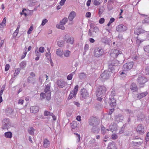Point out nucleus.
Listing matches in <instances>:
<instances>
[{
  "label": "nucleus",
  "mask_w": 149,
  "mask_h": 149,
  "mask_svg": "<svg viewBox=\"0 0 149 149\" xmlns=\"http://www.w3.org/2000/svg\"><path fill=\"white\" fill-rule=\"evenodd\" d=\"M106 91V88L103 86H99L97 88L96 91V96H104Z\"/></svg>",
  "instance_id": "nucleus-1"
},
{
  "label": "nucleus",
  "mask_w": 149,
  "mask_h": 149,
  "mask_svg": "<svg viewBox=\"0 0 149 149\" xmlns=\"http://www.w3.org/2000/svg\"><path fill=\"white\" fill-rule=\"evenodd\" d=\"M91 28L92 31L89 29L88 32V35L90 36H91L93 37H96L99 31V28L96 26L91 27Z\"/></svg>",
  "instance_id": "nucleus-2"
},
{
  "label": "nucleus",
  "mask_w": 149,
  "mask_h": 149,
  "mask_svg": "<svg viewBox=\"0 0 149 149\" xmlns=\"http://www.w3.org/2000/svg\"><path fill=\"white\" fill-rule=\"evenodd\" d=\"M89 125L92 126H97L100 123L99 119L95 117H92L89 120Z\"/></svg>",
  "instance_id": "nucleus-3"
},
{
  "label": "nucleus",
  "mask_w": 149,
  "mask_h": 149,
  "mask_svg": "<svg viewBox=\"0 0 149 149\" xmlns=\"http://www.w3.org/2000/svg\"><path fill=\"white\" fill-rule=\"evenodd\" d=\"M119 61L117 60H114L111 63H109L108 65L109 70L113 73L114 72V67L118 65Z\"/></svg>",
  "instance_id": "nucleus-4"
},
{
  "label": "nucleus",
  "mask_w": 149,
  "mask_h": 149,
  "mask_svg": "<svg viewBox=\"0 0 149 149\" xmlns=\"http://www.w3.org/2000/svg\"><path fill=\"white\" fill-rule=\"evenodd\" d=\"M110 70H105L100 75V78L102 81L108 79L110 76Z\"/></svg>",
  "instance_id": "nucleus-5"
},
{
  "label": "nucleus",
  "mask_w": 149,
  "mask_h": 149,
  "mask_svg": "<svg viewBox=\"0 0 149 149\" xmlns=\"http://www.w3.org/2000/svg\"><path fill=\"white\" fill-rule=\"evenodd\" d=\"M11 127V123L8 118L4 119L2 122V128L3 129H7Z\"/></svg>",
  "instance_id": "nucleus-6"
},
{
  "label": "nucleus",
  "mask_w": 149,
  "mask_h": 149,
  "mask_svg": "<svg viewBox=\"0 0 149 149\" xmlns=\"http://www.w3.org/2000/svg\"><path fill=\"white\" fill-rule=\"evenodd\" d=\"M51 84H49L45 86L44 89V92L46 94H47V96H46V100H49L51 99V91L50 90L51 87Z\"/></svg>",
  "instance_id": "nucleus-7"
},
{
  "label": "nucleus",
  "mask_w": 149,
  "mask_h": 149,
  "mask_svg": "<svg viewBox=\"0 0 149 149\" xmlns=\"http://www.w3.org/2000/svg\"><path fill=\"white\" fill-rule=\"evenodd\" d=\"M121 51L118 49H112L110 53V55L111 57L113 58H115L117 57L118 55L121 54Z\"/></svg>",
  "instance_id": "nucleus-8"
},
{
  "label": "nucleus",
  "mask_w": 149,
  "mask_h": 149,
  "mask_svg": "<svg viewBox=\"0 0 149 149\" xmlns=\"http://www.w3.org/2000/svg\"><path fill=\"white\" fill-rule=\"evenodd\" d=\"M103 50L101 48L96 47L94 51V55L95 57H100L103 54Z\"/></svg>",
  "instance_id": "nucleus-9"
},
{
  "label": "nucleus",
  "mask_w": 149,
  "mask_h": 149,
  "mask_svg": "<svg viewBox=\"0 0 149 149\" xmlns=\"http://www.w3.org/2000/svg\"><path fill=\"white\" fill-rule=\"evenodd\" d=\"M137 81L140 86H143L147 81V79L145 77L140 75L137 79Z\"/></svg>",
  "instance_id": "nucleus-10"
},
{
  "label": "nucleus",
  "mask_w": 149,
  "mask_h": 149,
  "mask_svg": "<svg viewBox=\"0 0 149 149\" xmlns=\"http://www.w3.org/2000/svg\"><path fill=\"white\" fill-rule=\"evenodd\" d=\"M63 38L64 41H66L67 43H69L71 44H73L74 38L73 37H70L68 34H66L64 36Z\"/></svg>",
  "instance_id": "nucleus-11"
},
{
  "label": "nucleus",
  "mask_w": 149,
  "mask_h": 149,
  "mask_svg": "<svg viewBox=\"0 0 149 149\" xmlns=\"http://www.w3.org/2000/svg\"><path fill=\"white\" fill-rule=\"evenodd\" d=\"M81 97L84 99H86L89 96V93L87 90L83 88L81 89L80 91Z\"/></svg>",
  "instance_id": "nucleus-12"
},
{
  "label": "nucleus",
  "mask_w": 149,
  "mask_h": 149,
  "mask_svg": "<svg viewBox=\"0 0 149 149\" xmlns=\"http://www.w3.org/2000/svg\"><path fill=\"white\" fill-rule=\"evenodd\" d=\"M145 129L144 127L141 124H139L136 127L137 133L140 135H143L144 133Z\"/></svg>",
  "instance_id": "nucleus-13"
},
{
  "label": "nucleus",
  "mask_w": 149,
  "mask_h": 149,
  "mask_svg": "<svg viewBox=\"0 0 149 149\" xmlns=\"http://www.w3.org/2000/svg\"><path fill=\"white\" fill-rule=\"evenodd\" d=\"M134 65L133 62L127 63L123 65V69L124 71H127L131 69Z\"/></svg>",
  "instance_id": "nucleus-14"
},
{
  "label": "nucleus",
  "mask_w": 149,
  "mask_h": 149,
  "mask_svg": "<svg viewBox=\"0 0 149 149\" xmlns=\"http://www.w3.org/2000/svg\"><path fill=\"white\" fill-rule=\"evenodd\" d=\"M116 30L118 32H124L127 30V28L126 26L121 24L116 26Z\"/></svg>",
  "instance_id": "nucleus-15"
},
{
  "label": "nucleus",
  "mask_w": 149,
  "mask_h": 149,
  "mask_svg": "<svg viewBox=\"0 0 149 149\" xmlns=\"http://www.w3.org/2000/svg\"><path fill=\"white\" fill-rule=\"evenodd\" d=\"M57 84L59 87L63 88L67 85V83L62 80H58Z\"/></svg>",
  "instance_id": "nucleus-16"
},
{
  "label": "nucleus",
  "mask_w": 149,
  "mask_h": 149,
  "mask_svg": "<svg viewBox=\"0 0 149 149\" xmlns=\"http://www.w3.org/2000/svg\"><path fill=\"white\" fill-rule=\"evenodd\" d=\"M146 32V31L143 29L141 28L137 27L135 29L134 33L139 35L141 33H144Z\"/></svg>",
  "instance_id": "nucleus-17"
},
{
  "label": "nucleus",
  "mask_w": 149,
  "mask_h": 149,
  "mask_svg": "<svg viewBox=\"0 0 149 149\" xmlns=\"http://www.w3.org/2000/svg\"><path fill=\"white\" fill-rule=\"evenodd\" d=\"M108 103L111 107H114L116 106V100L114 97H111L110 98Z\"/></svg>",
  "instance_id": "nucleus-18"
},
{
  "label": "nucleus",
  "mask_w": 149,
  "mask_h": 149,
  "mask_svg": "<svg viewBox=\"0 0 149 149\" xmlns=\"http://www.w3.org/2000/svg\"><path fill=\"white\" fill-rule=\"evenodd\" d=\"M78 125L77 122L76 121H73L70 124L71 128L72 131L75 132L77 130Z\"/></svg>",
  "instance_id": "nucleus-19"
},
{
  "label": "nucleus",
  "mask_w": 149,
  "mask_h": 149,
  "mask_svg": "<svg viewBox=\"0 0 149 149\" xmlns=\"http://www.w3.org/2000/svg\"><path fill=\"white\" fill-rule=\"evenodd\" d=\"M139 140L138 141H133L132 142V144L134 146L139 147L141 146L143 143V141L141 139H139Z\"/></svg>",
  "instance_id": "nucleus-20"
},
{
  "label": "nucleus",
  "mask_w": 149,
  "mask_h": 149,
  "mask_svg": "<svg viewBox=\"0 0 149 149\" xmlns=\"http://www.w3.org/2000/svg\"><path fill=\"white\" fill-rule=\"evenodd\" d=\"M115 1L114 0H110L108 2L107 7L109 10L110 11L112 10L113 8V5Z\"/></svg>",
  "instance_id": "nucleus-21"
},
{
  "label": "nucleus",
  "mask_w": 149,
  "mask_h": 149,
  "mask_svg": "<svg viewBox=\"0 0 149 149\" xmlns=\"http://www.w3.org/2000/svg\"><path fill=\"white\" fill-rule=\"evenodd\" d=\"M130 89L133 92H137L138 90V88L136 84L134 83H132L130 86Z\"/></svg>",
  "instance_id": "nucleus-22"
},
{
  "label": "nucleus",
  "mask_w": 149,
  "mask_h": 149,
  "mask_svg": "<svg viewBox=\"0 0 149 149\" xmlns=\"http://www.w3.org/2000/svg\"><path fill=\"white\" fill-rule=\"evenodd\" d=\"M107 149H117L115 143L113 141L110 142L108 145Z\"/></svg>",
  "instance_id": "nucleus-23"
},
{
  "label": "nucleus",
  "mask_w": 149,
  "mask_h": 149,
  "mask_svg": "<svg viewBox=\"0 0 149 149\" xmlns=\"http://www.w3.org/2000/svg\"><path fill=\"white\" fill-rule=\"evenodd\" d=\"M30 110L31 113H35L39 111V107L37 106H32L30 108Z\"/></svg>",
  "instance_id": "nucleus-24"
},
{
  "label": "nucleus",
  "mask_w": 149,
  "mask_h": 149,
  "mask_svg": "<svg viewBox=\"0 0 149 149\" xmlns=\"http://www.w3.org/2000/svg\"><path fill=\"white\" fill-rule=\"evenodd\" d=\"M43 146L45 148H48L50 145V141L47 139H45L43 140Z\"/></svg>",
  "instance_id": "nucleus-25"
},
{
  "label": "nucleus",
  "mask_w": 149,
  "mask_h": 149,
  "mask_svg": "<svg viewBox=\"0 0 149 149\" xmlns=\"http://www.w3.org/2000/svg\"><path fill=\"white\" fill-rule=\"evenodd\" d=\"M76 15L75 12L72 11L70 13L68 17V19L70 21H72L75 17Z\"/></svg>",
  "instance_id": "nucleus-26"
},
{
  "label": "nucleus",
  "mask_w": 149,
  "mask_h": 149,
  "mask_svg": "<svg viewBox=\"0 0 149 149\" xmlns=\"http://www.w3.org/2000/svg\"><path fill=\"white\" fill-rule=\"evenodd\" d=\"M13 111V110L12 108H8L6 109V113L7 116L11 115Z\"/></svg>",
  "instance_id": "nucleus-27"
},
{
  "label": "nucleus",
  "mask_w": 149,
  "mask_h": 149,
  "mask_svg": "<svg viewBox=\"0 0 149 149\" xmlns=\"http://www.w3.org/2000/svg\"><path fill=\"white\" fill-rule=\"evenodd\" d=\"M148 94L147 92H145L141 93H138L137 94V98L138 99L140 100L142 99L143 97H145Z\"/></svg>",
  "instance_id": "nucleus-28"
},
{
  "label": "nucleus",
  "mask_w": 149,
  "mask_h": 149,
  "mask_svg": "<svg viewBox=\"0 0 149 149\" xmlns=\"http://www.w3.org/2000/svg\"><path fill=\"white\" fill-rule=\"evenodd\" d=\"M123 119V116L120 114L116 115L115 117L116 121L118 123L121 122Z\"/></svg>",
  "instance_id": "nucleus-29"
},
{
  "label": "nucleus",
  "mask_w": 149,
  "mask_h": 149,
  "mask_svg": "<svg viewBox=\"0 0 149 149\" xmlns=\"http://www.w3.org/2000/svg\"><path fill=\"white\" fill-rule=\"evenodd\" d=\"M137 117L138 120H142L144 117V115L142 113V112L138 111V113L137 115Z\"/></svg>",
  "instance_id": "nucleus-30"
},
{
  "label": "nucleus",
  "mask_w": 149,
  "mask_h": 149,
  "mask_svg": "<svg viewBox=\"0 0 149 149\" xmlns=\"http://www.w3.org/2000/svg\"><path fill=\"white\" fill-rule=\"evenodd\" d=\"M93 127L91 129V131L97 134L99 132L100 129L97 126H93Z\"/></svg>",
  "instance_id": "nucleus-31"
},
{
  "label": "nucleus",
  "mask_w": 149,
  "mask_h": 149,
  "mask_svg": "<svg viewBox=\"0 0 149 149\" xmlns=\"http://www.w3.org/2000/svg\"><path fill=\"white\" fill-rule=\"evenodd\" d=\"M127 114H129V117H134V114L133 111L130 109H126L125 110Z\"/></svg>",
  "instance_id": "nucleus-32"
},
{
  "label": "nucleus",
  "mask_w": 149,
  "mask_h": 149,
  "mask_svg": "<svg viewBox=\"0 0 149 149\" xmlns=\"http://www.w3.org/2000/svg\"><path fill=\"white\" fill-rule=\"evenodd\" d=\"M37 3V2L35 0H30L29 2V6H32L36 5Z\"/></svg>",
  "instance_id": "nucleus-33"
},
{
  "label": "nucleus",
  "mask_w": 149,
  "mask_h": 149,
  "mask_svg": "<svg viewBox=\"0 0 149 149\" xmlns=\"http://www.w3.org/2000/svg\"><path fill=\"white\" fill-rule=\"evenodd\" d=\"M27 82L28 83H31L33 84H34L35 83L34 78L30 77L27 78Z\"/></svg>",
  "instance_id": "nucleus-34"
},
{
  "label": "nucleus",
  "mask_w": 149,
  "mask_h": 149,
  "mask_svg": "<svg viewBox=\"0 0 149 149\" xmlns=\"http://www.w3.org/2000/svg\"><path fill=\"white\" fill-rule=\"evenodd\" d=\"M35 130L32 127H30L28 130V131L29 134L31 135H33L34 134Z\"/></svg>",
  "instance_id": "nucleus-35"
},
{
  "label": "nucleus",
  "mask_w": 149,
  "mask_h": 149,
  "mask_svg": "<svg viewBox=\"0 0 149 149\" xmlns=\"http://www.w3.org/2000/svg\"><path fill=\"white\" fill-rule=\"evenodd\" d=\"M63 51L61 49H57L56 54L57 55L59 56H61L63 55Z\"/></svg>",
  "instance_id": "nucleus-36"
},
{
  "label": "nucleus",
  "mask_w": 149,
  "mask_h": 149,
  "mask_svg": "<svg viewBox=\"0 0 149 149\" xmlns=\"http://www.w3.org/2000/svg\"><path fill=\"white\" fill-rule=\"evenodd\" d=\"M75 93L73 92V91L70 92L69 96L68 97V99L69 100L72 99L73 97L75 98L76 96V94H74Z\"/></svg>",
  "instance_id": "nucleus-37"
},
{
  "label": "nucleus",
  "mask_w": 149,
  "mask_h": 149,
  "mask_svg": "<svg viewBox=\"0 0 149 149\" xmlns=\"http://www.w3.org/2000/svg\"><path fill=\"white\" fill-rule=\"evenodd\" d=\"M5 137L8 138H11L12 137V133L10 132H6L4 134Z\"/></svg>",
  "instance_id": "nucleus-38"
},
{
  "label": "nucleus",
  "mask_w": 149,
  "mask_h": 149,
  "mask_svg": "<svg viewBox=\"0 0 149 149\" xmlns=\"http://www.w3.org/2000/svg\"><path fill=\"white\" fill-rule=\"evenodd\" d=\"M26 65V62L25 61H23L22 62L19 64V65L20 66L22 69H24Z\"/></svg>",
  "instance_id": "nucleus-39"
},
{
  "label": "nucleus",
  "mask_w": 149,
  "mask_h": 149,
  "mask_svg": "<svg viewBox=\"0 0 149 149\" xmlns=\"http://www.w3.org/2000/svg\"><path fill=\"white\" fill-rule=\"evenodd\" d=\"M95 143V140L94 139H91L88 142V146L90 147H93L94 146Z\"/></svg>",
  "instance_id": "nucleus-40"
},
{
  "label": "nucleus",
  "mask_w": 149,
  "mask_h": 149,
  "mask_svg": "<svg viewBox=\"0 0 149 149\" xmlns=\"http://www.w3.org/2000/svg\"><path fill=\"white\" fill-rule=\"evenodd\" d=\"M70 52L68 50H66L64 52V55L66 57H68L70 55Z\"/></svg>",
  "instance_id": "nucleus-41"
},
{
  "label": "nucleus",
  "mask_w": 149,
  "mask_h": 149,
  "mask_svg": "<svg viewBox=\"0 0 149 149\" xmlns=\"http://www.w3.org/2000/svg\"><path fill=\"white\" fill-rule=\"evenodd\" d=\"M68 21V19L67 18L64 17L62 20L60 22V23L61 24L64 25Z\"/></svg>",
  "instance_id": "nucleus-42"
},
{
  "label": "nucleus",
  "mask_w": 149,
  "mask_h": 149,
  "mask_svg": "<svg viewBox=\"0 0 149 149\" xmlns=\"http://www.w3.org/2000/svg\"><path fill=\"white\" fill-rule=\"evenodd\" d=\"M119 77H120V79H124L126 76V74L123 72H120Z\"/></svg>",
  "instance_id": "nucleus-43"
},
{
  "label": "nucleus",
  "mask_w": 149,
  "mask_h": 149,
  "mask_svg": "<svg viewBox=\"0 0 149 149\" xmlns=\"http://www.w3.org/2000/svg\"><path fill=\"white\" fill-rule=\"evenodd\" d=\"M99 16H100L104 11V7L102 6L99 8Z\"/></svg>",
  "instance_id": "nucleus-44"
},
{
  "label": "nucleus",
  "mask_w": 149,
  "mask_h": 149,
  "mask_svg": "<svg viewBox=\"0 0 149 149\" xmlns=\"http://www.w3.org/2000/svg\"><path fill=\"white\" fill-rule=\"evenodd\" d=\"M102 2V0H94L93 4L95 6H98Z\"/></svg>",
  "instance_id": "nucleus-45"
},
{
  "label": "nucleus",
  "mask_w": 149,
  "mask_h": 149,
  "mask_svg": "<svg viewBox=\"0 0 149 149\" xmlns=\"http://www.w3.org/2000/svg\"><path fill=\"white\" fill-rule=\"evenodd\" d=\"M106 130L109 131V130L108 129H107L106 130L105 128L102 125L101 130V133L103 134H104L106 133Z\"/></svg>",
  "instance_id": "nucleus-46"
},
{
  "label": "nucleus",
  "mask_w": 149,
  "mask_h": 149,
  "mask_svg": "<svg viewBox=\"0 0 149 149\" xmlns=\"http://www.w3.org/2000/svg\"><path fill=\"white\" fill-rule=\"evenodd\" d=\"M47 96V94H46L44 93H41L40 94V98L42 100L44 99L45 97H46Z\"/></svg>",
  "instance_id": "nucleus-47"
},
{
  "label": "nucleus",
  "mask_w": 149,
  "mask_h": 149,
  "mask_svg": "<svg viewBox=\"0 0 149 149\" xmlns=\"http://www.w3.org/2000/svg\"><path fill=\"white\" fill-rule=\"evenodd\" d=\"M143 24H148L149 23V17L146 18L142 21Z\"/></svg>",
  "instance_id": "nucleus-48"
},
{
  "label": "nucleus",
  "mask_w": 149,
  "mask_h": 149,
  "mask_svg": "<svg viewBox=\"0 0 149 149\" xmlns=\"http://www.w3.org/2000/svg\"><path fill=\"white\" fill-rule=\"evenodd\" d=\"M44 115L45 116H51L52 115V113L50 112L47 111H45L44 113Z\"/></svg>",
  "instance_id": "nucleus-49"
},
{
  "label": "nucleus",
  "mask_w": 149,
  "mask_h": 149,
  "mask_svg": "<svg viewBox=\"0 0 149 149\" xmlns=\"http://www.w3.org/2000/svg\"><path fill=\"white\" fill-rule=\"evenodd\" d=\"M64 25L61 24L60 23L59 24H57L56 25V27L58 29H60L62 30H64L65 29V27L63 26Z\"/></svg>",
  "instance_id": "nucleus-50"
},
{
  "label": "nucleus",
  "mask_w": 149,
  "mask_h": 149,
  "mask_svg": "<svg viewBox=\"0 0 149 149\" xmlns=\"http://www.w3.org/2000/svg\"><path fill=\"white\" fill-rule=\"evenodd\" d=\"M79 88V86L78 85H76L73 90V91H73V92L75 94H76L78 91V90Z\"/></svg>",
  "instance_id": "nucleus-51"
},
{
  "label": "nucleus",
  "mask_w": 149,
  "mask_h": 149,
  "mask_svg": "<svg viewBox=\"0 0 149 149\" xmlns=\"http://www.w3.org/2000/svg\"><path fill=\"white\" fill-rule=\"evenodd\" d=\"M79 78L81 79L84 78L86 76V74L84 72L81 73L79 74Z\"/></svg>",
  "instance_id": "nucleus-52"
},
{
  "label": "nucleus",
  "mask_w": 149,
  "mask_h": 149,
  "mask_svg": "<svg viewBox=\"0 0 149 149\" xmlns=\"http://www.w3.org/2000/svg\"><path fill=\"white\" fill-rule=\"evenodd\" d=\"M101 40L104 43L107 44L108 43V40L106 37H104L102 38L101 39Z\"/></svg>",
  "instance_id": "nucleus-53"
},
{
  "label": "nucleus",
  "mask_w": 149,
  "mask_h": 149,
  "mask_svg": "<svg viewBox=\"0 0 149 149\" xmlns=\"http://www.w3.org/2000/svg\"><path fill=\"white\" fill-rule=\"evenodd\" d=\"M74 134L76 135V137L77 139V142H79L80 141V135L77 133H74Z\"/></svg>",
  "instance_id": "nucleus-54"
},
{
  "label": "nucleus",
  "mask_w": 149,
  "mask_h": 149,
  "mask_svg": "<svg viewBox=\"0 0 149 149\" xmlns=\"http://www.w3.org/2000/svg\"><path fill=\"white\" fill-rule=\"evenodd\" d=\"M35 53L36 56H41V54L40 53V52L38 50V48L36 49L35 51Z\"/></svg>",
  "instance_id": "nucleus-55"
},
{
  "label": "nucleus",
  "mask_w": 149,
  "mask_h": 149,
  "mask_svg": "<svg viewBox=\"0 0 149 149\" xmlns=\"http://www.w3.org/2000/svg\"><path fill=\"white\" fill-rule=\"evenodd\" d=\"M64 41H62L61 42L58 41L57 42V44L60 47H62L64 44Z\"/></svg>",
  "instance_id": "nucleus-56"
},
{
  "label": "nucleus",
  "mask_w": 149,
  "mask_h": 149,
  "mask_svg": "<svg viewBox=\"0 0 149 149\" xmlns=\"http://www.w3.org/2000/svg\"><path fill=\"white\" fill-rule=\"evenodd\" d=\"M48 22V20H47L46 19H43L42 22V23L41 24V25L43 26L46 23Z\"/></svg>",
  "instance_id": "nucleus-57"
},
{
  "label": "nucleus",
  "mask_w": 149,
  "mask_h": 149,
  "mask_svg": "<svg viewBox=\"0 0 149 149\" xmlns=\"http://www.w3.org/2000/svg\"><path fill=\"white\" fill-rule=\"evenodd\" d=\"M136 41L137 45L139 46L140 45V44L143 41V40H141L139 39L138 38H137L136 39Z\"/></svg>",
  "instance_id": "nucleus-58"
},
{
  "label": "nucleus",
  "mask_w": 149,
  "mask_h": 149,
  "mask_svg": "<svg viewBox=\"0 0 149 149\" xmlns=\"http://www.w3.org/2000/svg\"><path fill=\"white\" fill-rule=\"evenodd\" d=\"M111 138L113 140H115L117 139L118 136L116 134H113L111 135Z\"/></svg>",
  "instance_id": "nucleus-59"
},
{
  "label": "nucleus",
  "mask_w": 149,
  "mask_h": 149,
  "mask_svg": "<svg viewBox=\"0 0 149 149\" xmlns=\"http://www.w3.org/2000/svg\"><path fill=\"white\" fill-rule=\"evenodd\" d=\"M73 77V74L72 73H71L69 75H68L67 77V79L68 80H71Z\"/></svg>",
  "instance_id": "nucleus-60"
},
{
  "label": "nucleus",
  "mask_w": 149,
  "mask_h": 149,
  "mask_svg": "<svg viewBox=\"0 0 149 149\" xmlns=\"http://www.w3.org/2000/svg\"><path fill=\"white\" fill-rule=\"evenodd\" d=\"M44 51L45 48L43 47H41L39 49L38 51L40 53H43L44 52Z\"/></svg>",
  "instance_id": "nucleus-61"
},
{
  "label": "nucleus",
  "mask_w": 149,
  "mask_h": 149,
  "mask_svg": "<svg viewBox=\"0 0 149 149\" xmlns=\"http://www.w3.org/2000/svg\"><path fill=\"white\" fill-rule=\"evenodd\" d=\"M144 49L145 52L149 53V45L145 46Z\"/></svg>",
  "instance_id": "nucleus-62"
},
{
  "label": "nucleus",
  "mask_w": 149,
  "mask_h": 149,
  "mask_svg": "<svg viewBox=\"0 0 149 149\" xmlns=\"http://www.w3.org/2000/svg\"><path fill=\"white\" fill-rule=\"evenodd\" d=\"M117 38L119 40H121L123 39V35L121 33H119Z\"/></svg>",
  "instance_id": "nucleus-63"
},
{
  "label": "nucleus",
  "mask_w": 149,
  "mask_h": 149,
  "mask_svg": "<svg viewBox=\"0 0 149 149\" xmlns=\"http://www.w3.org/2000/svg\"><path fill=\"white\" fill-rule=\"evenodd\" d=\"M146 142H148L149 141V132H148L146 137Z\"/></svg>",
  "instance_id": "nucleus-64"
}]
</instances>
